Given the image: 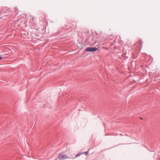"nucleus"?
<instances>
[{"instance_id": "obj_5", "label": "nucleus", "mask_w": 160, "mask_h": 160, "mask_svg": "<svg viewBox=\"0 0 160 160\" xmlns=\"http://www.w3.org/2000/svg\"><path fill=\"white\" fill-rule=\"evenodd\" d=\"M2 57H1L0 56V59H2Z\"/></svg>"}, {"instance_id": "obj_6", "label": "nucleus", "mask_w": 160, "mask_h": 160, "mask_svg": "<svg viewBox=\"0 0 160 160\" xmlns=\"http://www.w3.org/2000/svg\"><path fill=\"white\" fill-rule=\"evenodd\" d=\"M75 158H72L73 159H74Z\"/></svg>"}, {"instance_id": "obj_1", "label": "nucleus", "mask_w": 160, "mask_h": 160, "mask_svg": "<svg viewBox=\"0 0 160 160\" xmlns=\"http://www.w3.org/2000/svg\"><path fill=\"white\" fill-rule=\"evenodd\" d=\"M98 50V48L94 47H88L87 48L85 51L86 52H93L96 51Z\"/></svg>"}, {"instance_id": "obj_4", "label": "nucleus", "mask_w": 160, "mask_h": 160, "mask_svg": "<svg viewBox=\"0 0 160 160\" xmlns=\"http://www.w3.org/2000/svg\"><path fill=\"white\" fill-rule=\"evenodd\" d=\"M83 154H85L86 155H88V152H83Z\"/></svg>"}, {"instance_id": "obj_3", "label": "nucleus", "mask_w": 160, "mask_h": 160, "mask_svg": "<svg viewBox=\"0 0 160 160\" xmlns=\"http://www.w3.org/2000/svg\"><path fill=\"white\" fill-rule=\"evenodd\" d=\"M83 154V153H82V152L79 153H78V154H77V155H76L75 158H77V157H79L80 155H81Z\"/></svg>"}, {"instance_id": "obj_2", "label": "nucleus", "mask_w": 160, "mask_h": 160, "mask_svg": "<svg viewBox=\"0 0 160 160\" xmlns=\"http://www.w3.org/2000/svg\"><path fill=\"white\" fill-rule=\"evenodd\" d=\"M58 158L60 160H63L69 158L66 155H63L62 154H59L58 156Z\"/></svg>"}]
</instances>
